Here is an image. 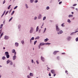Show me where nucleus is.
I'll list each match as a JSON object with an SVG mask.
<instances>
[{"label": "nucleus", "instance_id": "nucleus-7", "mask_svg": "<svg viewBox=\"0 0 78 78\" xmlns=\"http://www.w3.org/2000/svg\"><path fill=\"white\" fill-rule=\"evenodd\" d=\"M40 46H42V45H45V44L44 43H41L40 44Z\"/></svg>", "mask_w": 78, "mask_h": 78}, {"label": "nucleus", "instance_id": "nucleus-11", "mask_svg": "<svg viewBox=\"0 0 78 78\" xmlns=\"http://www.w3.org/2000/svg\"><path fill=\"white\" fill-rule=\"evenodd\" d=\"M5 55H9V53L8 52H5Z\"/></svg>", "mask_w": 78, "mask_h": 78}, {"label": "nucleus", "instance_id": "nucleus-10", "mask_svg": "<svg viewBox=\"0 0 78 78\" xmlns=\"http://www.w3.org/2000/svg\"><path fill=\"white\" fill-rule=\"evenodd\" d=\"M15 45L16 47H18V46H19V43H16Z\"/></svg>", "mask_w": 78, "mask_h": 78}, {"label": "nucleus", "instance_id": "nucleus-36", "mask_svg": "<svg viewBox=\"0 0 78 78\" xmlns=\"http://www.w3.org/2000/svg\"><path fill=\"white\" fill-rule=\"evenodd\" d=\"M8 11H7V12H6V13H5V16H6V15H7V14H8Z\"/></svg>", "mask_w": 78, "mask_h": 78}, {"label": "nucleus", "instance_id": "nucleus-59", "mask_svg": "<svg viewBox=\"0 0 78 78\" xmlns=\"http://www.w3.org/2000/svg\"><path fill=\"white\" fill-rule=\"evenodd\" d=\"M3 49L4 50H5V47H3Z\"/></svg>", "mask_w": 78, "mask_h": 78}, {"label": "nucleus", "instance_id": "nucleus-12", "mask_svg": "<svg viewBox=\"0 0 78 78\" xmlns=\"http://www.w3.org/2000/svg\"><path fill=\"white\" fill-rule=\"evenodd\" d=\"M11 61H10V60H8L7 61V64H8L9 63V62L10 63V62H11Z\"/></svg>", "mask_w": 78, "mask_h": 78}, {"label": "nucleus", "instance_id": "nucleus-42", "mask_svg": "<svg viewBox=\"0 0 78 78\" xmlns=\"http://www.w3.org/2000/svg\"><path fill=\"white\" fill-rule=\"evenodd\" d=\"M34 37H32L31 38V40H34Z\"/></svg>", "mask_w": 78, "mask_h": 78}, {"label": "nucleus", "instance_id": "nucleus-24", "mask_svg": "<svg viewBox=\"0 0 78 78\" xmlns=\"http://www.w3.org/2000/svg\"><path fill=\"white\" fill-rule=\"evenodd\" d=\"M11 5H10L9 6L8 8V9H10V7H11Z\"/></svg>", "mask_w": 78, "mask_h": 78}, {"label": "nucleus", "instance_id": "nucleus-15", "mask_svg": "<svg viewBox=\"0 0 78 78\" xmlns=\"http://www.w3.org/2000/svg\"><path fill=\"white\" fill-rule=\"evenodd\" d=\"M30 75L31 76H33V74L32 73H30Z\"/></svg>", "mask_w": 78, "mask_h": 78}, {"label": "nucleus", "instance_id": "nucleus-39", "mask_svg": "<svg viewBox=\"0 0 78 78\" xmlns=\"http://www.w3.org/2000/svg\"><path fill=\"white\" fill-rule=\"evenodd\" d=\"M77 5V4H74L73 5V6H76V5Z\"/></svg>", "mask_w": 78, "mask_h": 78}, {"label": "nucleus", "instance_id": "nucleus-1", "mask_svg": "<svg viewBox=\"0 0 78 78\" xmlns=\"http://www.w3.org/2000/svg\"><path fill=\"white\" fill-rule=\"evenodd\" d=\"M16 52H15L14 56H13L12 59L14 60H15L17 58V57L16 56Z\"/></svg>", "mask_w": 78, "mask_h": 78}, {"label": "nucleus", "instance_id": "nucleus-53", "mask_svg": "<svg viewBox=\"0 0 78 78\" xmlns=\"http://www.w3.org/2000/svg\"><path fill=\"white\" fill-rule=\"evenodd\" d=\"M6 12V11L5 10L4 12V13H3V14H5V12Z\"/></svg>", "mask_w": 78, "mask_h": 78}, {"label": "nucleus", "instance_id": "nucleus-45", "mask_svg": "<svg viewBox=\"0 0 78 78\" xmlns=\"http://www.w3.org/2000/svg\"><path fill=\"white\" fill-rule=\"evenodd\" d=\"M41 47V45H39V46H38V48H39V49H40V48Z\"/></svg>", "mask_w": 78, "mask_h": 78}, {"label": "nucleus", "instance_id": "nucleus-43", "mask_svg": "<svg viewBox=\"0 0 78 78\" xmlns=\"http://www.w3.org/2000/svg\"><path fill=\"white\" fill-rule=\"evenodd\" d=\"M62 3V1H61V2H59V5H61V3Z\"/></svg>", "mask_w": 78, "mask_h": 78}, {"label": "nucleus", "instance_id": "nucleus-50", "mask_svg": "<svg viewBox=\"0 0 78 78\" xmlns=\"http://www.w3.org/2000/svg\"><path fill=\"white\" fill-rule=\"evenodd\" d=\"M46 28H45L44 30V32H45V31L46 30Z\"/></svg>", "mask_w": 78, "mask_h": 78}, {"label": "nucleus", "instance_id": "nucleus-63", "mask_svg": "<svg viewBox=\"0 0 78 78\" xmlns=\"http://www.w3.org/2000/svg\"><path fill=\"white\" fill-rule=\"evenodd\" d=\"M2 30H0V31H1V32H2Z\"/></svg>", "mask_w": 78, "mask_h": 78}, {"label": "nucleus", "instance_id": "nucleus-25", "mask_svg": "<svg viewBox=\"0 0 78 78\" xmlns=\"http://www.w3.org/2000/svg\"><path fill=\"white\" fill-rule=\"evenodd\" d=\"M33 32V30H30V33H32Z\"/></svg>", "mask_w": 78, "mask_h": 78}, {"label": "nucleus", "instance_id": "nucleus-6", "mask_svg": "<svg viewBox=\"0 0 78 78\" xmlns=\"http://www.w3.org/2000/svg\"><path fill=\"white\" fill-rule=\"evenodd\" d=\"M51 73H53V74H55V70L53 69L51 70Z\"/></svg>", "mask_w": 78, "mask_h": 78}, {"label": "nucleus", "instance_id": "nucleus-8", "mask_svg": "<svg viewBox=\"0 0 78 78\" xmlns=\"http://www.w3.org/2000/svg\"><path fill=\"white\" fill-rule=\"evenodd\" d=\"M41 59L43 61H44V58L42 56L41 57Z\"/></svg>", "mask_w": 78, "mask_h": 78}, {"label": "nucleus", "instance_id": "nucleus-27", "mask_svg": "<svg viewBox=\"0 0 78 78\" xmlns=\"http://www.w3.org/2000/svg\"><path fill=\"white\" fill-rule=\"evenodd\" d=\"M46 19V17L45 16H44L43 18V20H45Z\"/></svg>", "mask_w": 78, "mask_h": 78}, {"label": "nucleus", "instance_id": "nucleus-18", "mask_svg": "<svg viewBox=\"0 0 78 78\" xmlns=\"http://www.w3.org/2000/svg\"><path fill=\"white\" fill-rule=\"evenodd\" d=\"M7 58H9V54L7 55H6Z\"/></svg>", "mask_w": 78, "mask_h": 78}, {"label": "nucleus", "instance_id": "nucleus-56", "mask_svg": "<svg viewBox=\"0 0 78 78\" xmlns=\"http://www.w3.org/2000/svg\"><path fill=\"white\" fill-rule=\"evenodd\" d=\"M65 53H62V55H64V54H65Z\"/></svg>", "mask_w": 78, "mask_h": 78}, {"label": "nucleus", "instance_id": "nucleus-31", "mask_svg": "<svg viewBox=\"0 0 78 78\" xmlns=\"http://www.w3.org/2000/svg\"><path fill=\"white\" fill-rule=\"evenodd\" d=\"M39 39V37H37L35 39Z\"/></svg>", "mask_w": 78, "mask_h": 78}, {"label": "nucleus", "instance_id": "nucleus-40", "mask_svg": "<svg viewBox=\"0 0 78 78\" xmlns=\"http://www.w3.org/2000/svg\"><path fill=\"white\" fill-rule=\"evenodd\" d=\"M21 43H22V44H23V43H24V41H21Z\"/></svg>", "mask_w": 78, "mask_h": 78}, {"label": "nucleus", "instance_id": "nucleus-64", "mask_svg": "<svg viewBox=\"0 0 78 78\" xmlns=\"http://www.w3.org/2000/svg\"><path fill=\"white\" fill-rule=\"evenodd\" d=\"M61 0H58V2H60V1Z\"/></svg>", "mask_w": 78, "mask_h": 78}, {"label": "nucleus", "instance_id": "nucleus-2", "mask_svg": "<svg viewBox=\"0 0 78 78\" xmlns=\"http://www.w3.org/2000/svg\"><path fill=\"white\" fill-rule=\"evenodd\" d=\"M56 30L57 31H60V29L59 28L57 25H56Z\"/></svg>", "mask_w": 78, "mask_h": 78}, {"label": "nucleus", "instance_id": "nucleus-60", "mask_svg": "<svg viewBox=\"0 0 78 78\" xmlns=\"http://www.w3.org/2000/svg\"><path fill=\"white\" fill-rule=\"evenodd\" d=\"M67 72H68L67 71H66V73H67Z\"/></svg>", "mask_w": 78, "mask_h": 78}, {"label": "nucleus", "instance_id": "nucleus-3", "mask_svg": "<svg viewBox=\"0 0 78 78\" xmlns=\"http://www.w3.org/2000/svg\"><path fill=\"white\" fill-rule=\"evenodd\" d=\"M9 39V37L5 35L4 37V39L5 40H7V39Z\"/></svg>", "mask_w": 78, "mask_h": 78}, {"label": "nucleus", "instance_id": "nucleus-32", "mask_svg": "<svg viewBox=\"0 0 78 78\" xmlns=\"http://www.w3.org/2000/svg\"><path fill=\"white\" fill-rule=\"evenodd\" d=\"M14 11H12V13L11 15H13V14H14Z\"/></svg>", "mask_w": 78, "mask_h": 78}, {"label": "nucleus", "instance_id": "nucleus-49", "mask_svg": "<svg viewBox=\"0 0 78 78\" xmlns=\"http://www.w3.org/2000/svg\"><path fill=\"white\" fill-rule=\"evenodd\" d=\"M38 1L37 0H36L34 1L35 3H37V2Z\"/></svg>", "mask_w": 78, "mask_h": 78}, {"label": "nucleus", "instance_id": "nucleus-20", "mask_svg": "<svg viewBox=\"0 0 78 78\" xmlns=\"http://www.w3.org/2000/svg\"><path fill=\"white\" fill-rule=\"evenodd\" d=\"M41 15L40 14L39 16H38V19H40L41 18Z\"/></svg>", "mask_w": 78, "mask_h": 78}, {"label": "nucleus", "instance_id": "nucleus-21", "mask_svg": "<svg viewBox=\"0 0 78 78\" xmlns=\"http://www.w3.org/2000/svg\"><path fill=\"white\" fill-rule=\"evenodd\" d=\"M47 41H48V39L47 38L44 39V42H47Z\"/></svg>", "mask_w": 78, "mask_h": 78}, {"label": "nucleus", "instance_id": "nucleus-37", "mask_svg": "<svg viewBox=\"0 0 78 78\" xmlns=\"http://www.w3.org/2000/svg\"><path fill=\"white\" fill-rule=\"evenodd\" d=\"M76 41H78V37H77L76 39Z\"/></svg>", "mask_w": 78, "mask_h": 78}, {"label": "nucleus", "instance_id": "nucleus-44", "mask_svg": "<svg viewBox=\"0 0 78 78\" xmlns=\"http://www.w3.org/2000/svg\"><path fill=\"white\" fill-rule=\"evenodd\" d=\"M49 76H51V73H49Z\"/></svg>", "mask_w": 78, "mask_h": 78}, {"label": "nucleus", "instance_id": "nucleus-14", "mask_svg": "<svg viewBox=\"0 0 78 78\" xmlns=\"http://www.w3.org/2000/svg\"><path fill=\"white\" fill-rule=\"evenodd\" d=\"M69 17H73V15H69L68 16Z\"/></svg>", "mask_w": 78, "mask_h": 78}, {"label": "nucleus", "instance_id": "nucleus-61", "mask_svg": "<svg viewBox=\"0 0 78 78\" xmlns=\"http://www.w3.org/2000/svg\"><path fill=\"white\" fill-rule=\"evenodd\" d=\"M72 14H73V12H72Z\"/></svg>", "mask_w": 78, "mask_h": 78}, {"label": "nucleus", "instance_id": "nucleus-54", "mask_svg": "<svg viewBox=\"0 0 78 78\" xmlns=\"http://www.w3.org/2000/svg\"><path fill=\"white\" fill-rule=\"evenodd\" d=\"M43 25H44V23H43V25H42V26H41V28H42V27H43Z\"/></svg>", "mask_w": 78, "mask_h": 78}, {"label": "nucleus", "instance_id": "nucleus-41", "mask_svg": "<svg viewBox=\"0 0 78 78\" xmlns=\"http://www.w3.org/2000/svg\"><path fill=\"white\" fill-rule=\"evenodd\" d=\"M61 26H62V27H64V23H63L62 24Z\"/></svg>", "mask_w": 78, "mask_h": 78}, {"label": "nucleus", "instance_id": "nucleus-28", "mask_svg": "<svg viewBox=\"0 0 78 78\" xmlns=\"http://www.w3.org/2000/svg\"><path fill=\"white\" fill-rule=\"evenodd\" d=\"M50 9V8L48 6H47L46 7V9H47V10H48V9Z\"/></svg>", "mask_w": 78, "mask_h": 78}, {"label": "nucleus", "instance_id": "nucleus-26", "mask_svg": "<svg viewBox=\"0 0 78 78\" xmlns=\"http://www.w3.org/2000/svg\"><path fill=\"white\" fill-rule=\"evenodd\" d=\"M30 3H33L34 2V0H30Z\"/></svg>", "mask_w": 78, "mask_h": 78}, {"label": "nucleus", "instance_id": "nucleus-29", "mask_svg": "<svg viewBox=\"0 0 78 78\" xmlns=\"http://www.w3.org/2000/svg\"><path fill=\"white\" fill-rule=\"evenodd\" d=\"M12 17L11 18H10L9 20V22H10V21H11V20H12Z\"/></svg>", "mask_w": 78, "mask_h": 78}, {"label": "nucleus", "instance_id": "nucleus-4", "mask_svg": "<svg viewBox=\"0 0 78 78\" xmlns=\"http://www.w3.org/2000/svg\"><path fill=\"white\" fill-rule=\"evenodd\" d=\"M63 33V31L62 30H61L59 31V32H58L57 34H62Z\"/></svg>", "mask_w": 78, "mask_h": 78}, {"label": "nucleus", "instance_id": "nucleus-30", "mask_svg": "<svg viewBox=\"0 0 78 78\" xmlns=\"http://www.w3.org/2000/svg\"><path fill=\"white\" fill-rule=\"evenodd\" d=\"M37 43V41H36L34 42V45H35Z\"/></svg>", "mask_w": 78, "mask_h": 78}, {"label": "nucleus", "instance_id": "nucleus-38", "mask_svg": "<svg viewBox=\"0 0 78 78\" xmlns=\"http://www.w3.org/2000/svg\"><path fill=\"white\" fill-rule=\"evenodd\" d=\"M17 6H16L15 7V8L14 9H17Z\"/></svg>", "mask_w": 78, "mask_h": 78}, {"label": "nucleus", "instance_id": "nucleus-58", "mask_svg": "<svg viewBox=\"0 0 78 78\" xmlns=\"http://www.w3.org/2000/svg\"><path fill=\"white\" fill-rule=\"evenodd\" d=\"M30 42H31L32 41H31V40L30 39Z\"/></svg>", "mask_w": 78, "mask_h": 78}, {"label": "nucleus", "instance_id": "nucleus-51", "mask_svg": "<svg viewBox=\"0 0 78 78\" xmlns=\"http://www.w3.org/2000/svg\"><path fill=\"white\" fill-rule=\"evenodd\" d=\"M31 62H32V63H33V62H34L33 60L32 59Z\"/></svg>", "mask_w": 78, "mask_h": 78}, {"label": "nucleus", "instance_id": "nucleus-5", "mask_svg": "<svg viewBox=\"0 0 78 78\" xmlns=\"http://www.w3.org/2000/svg\"><path fill=\"white\" fill-rule=\"evenodd\" d=\"M59 51H55L53 52V54L54 55H56V53L59 52Z\"/></svg>", "mask_w": 78, "mask_h": 78}, {"label": "nucleus", "instance_id": "nucleus-13", "mask_svg": "<svg viewBox=\"0 0 78 78\" xmlns=\"http://www.w3.org/2000/svg\"><path fill=\"white\" fill-rule=\"evenodd\" d=\"M3 24H2L1 25H0L1 27H0V29L2 28V27H3Z\"/></svg>", "mask_w": 78, "mask_h": 78}, {"label": "nucleus", "instance_id": "nucleus-17", "mask_svg": "<svg viewBox=\"0 0 78 78\" xmlns=\"http://www.w3.org/2000/svg\"><path fill=\"white\" fill-rule=\"evenodd\" d=\"M6 59V57L5 56H3L2 57V59L3 60H5Z\"/></svg>", "mask_w": 78, "mask_h": 78}, {"label": "nucleus", "instance_id": "nucleus-48", "mask_svg": "<svg viewBox=\"0 0 78 78\" xmlns=\"http://www.w3.org/2000/svg\"><path fill=\"white\" fill-rule=\"evenodd\" d=\"M27 77L28 78H31L30 77V76H27Z\"/></svg>", "mask_w": 78, "mask_h": 78}, {"label": "nucleus", "instance_id": "nucleus-9", "mask_svg": "<svg viewBox=\"0 0 78 78\" xmlns=\"http://www.w3.org/2000/svg\"><path fill=\"white\" fill-rule=\"evenodd\" d=\"M12 53H14V54L15 53H16L15 49L12 50Z\"/></svg>", "mask_w": 78, "mask_h": 78}, {"label": "nucleus", "instance_id": "nucleus-34", "mask_svg": "<svg viewBox=\"0 0 78 78\" xmlns=\"http://www.w3.org/2000/svg\"><path fill=\"white\" fill-rule=\"evenodd\" d=\"M50 44V43H46L45 44V45H49Z\"/></svg>", "mask_w": 78, "mask_h": 78}, {"label": "nucleus", "instance_id": "nucleus-35", "mask_svg": "<svg viewBox=\"0 0 78 78\" xmlns=\"http://www.w3.org/2000/svg\"><path fill=\"white\" fill-rule=\"evenodd\" d=\"M30 28V30H32V31H33V27H31Z\"/></svg>", "mask_w": 78, "mask_h": 78}, {"label": "nucleus", "instance_id": "nucleus-55", "mask_svg": "<svg viewBox=\"0 0 78 78\" xmlns=\"http://www.w3.org/2000/svg\"><path fill=\"white\" fill-rule=\"evenodd\" d=\"M36 62L37 63V64H39V62H38V61H36Z\"/></svg>", "mask_w": 78, "mask_h": 78}, {"label": "nucleus", "instance_id": "nucleus-22", "mask_svg": "<svg viewBox=\"0 0 78 78\" xmlns=\"http://www.w3.org/2000/svg\"><path fill=\"white\" fill-rule=\"evenodd\" d=\"M11 62H10V65H11V66H12V65L13 64L12 62V61H11Z\"/></svg>", "mask_w": 78, "mask_h": 78}, {"label": "nucleus", "instance_id": "nucleus-62", "mask_svg": "<svg viewBox=\"0 0 78 78\" xmlns=\"http://www.w3.org/2000/svg\"><path fill=\"white\" fill-rule=\"evenodd\" d=\"M57 58H58V59H59V57H58Z\"/></svg>", "mask_w": 78, "mask_h": 78}, {"label": "nucleus", "instance_id": "nucleus-23", "mask_svg": "<svg viewBox=\"0 0 78 78\" xmlns=\"http://www.w3.org/2000/svg\"><path fill=\"white\" fill-rule=\"evenodd\" d=\"M3 34L2 33L1 35V36L0 37V39H1V38H2V36H3Z\"/></svg>", "mask_w": 78, "mask_h": 78}, {"label": "nucleus", "instance_id": "nucleus-46", "mask_svg": "<svg viewBox=\"0 0 78 78\" xmlns=\"http://www.w3.org/2000/svg\"><path fill=\"white\" fill-rule=\"evenodd\" d=\"M5 0H4V1L3 2V4H4L5 3Z\"/></svg>", "mask_w": 78, "mask_h": 78}, {"label": "nucleus", "instance_id": "nucleus-19", "mask_svg": "<svg viewBox=\"0 0 78 78\" xmlns=\"http://www.w3.org/2000/svg\"><path fill=\"white\" fill-rule=\"evenodd\" d=\"M67 22H69V23H71V21L69 19H68L67 20Z\"/></svg>", "mask_w": 78, "mask_h": 78}, {"label": "nucleus", "instance_id": "nucleus-57", "mask_svg": "<svg viewBox=\"0 0 78 78\" xmlns=\"http://www.w3.org/2000/svg\"><path fill=\"white\" fill-rule=\"evenodd\" d=\"M56 76V74H54V76Z\"/></svg>", "mask_w": 78, "mask_h": 78}, {"label": "nucleus", "instance_id": "nucleus-52", "mask_svg": "<svg viewBox=\"0 0 78 78\" xmlns=\"http://www.w3.org/2000/svg\"><path fill=\"white\" fill-rule=\"evenodd\" d=\"M3 15H4V13H3V14L2 15V16H1V17H2L3 16Z\"/></svg>", "mask_w": 78, "mask_h": 78}, {"label": "nucleus", "instance_id": "nucleus-33", "mask_svg": "<svg viewBox=\"0 0 78 78\" xmlns=\"http://www.w3.org/2000/svg\"><path fill=\"white\" fill-rule=\"evenodd\" d=\"M25 6H26L27 8H28V5H27V4H26L25 5Z\"/></svg>", "mask_w": 78, "mask_h": 78}, {"label": "nucleus", "instance_id": "nucleus-16", "mask_svg": "<svg viewBox=\"0 0 78 78\" xmlns=\"http://www.w3.org/2000/svg\"><path fill=\"white\" fill-rule=\"evenodd\" d=\"M38 30H39V26H37V29H36L37 32L38 31Z\"/></svg>", "mask_w": 78, "mask_h": 78}, {"label": "nucleus", "instance_id": "nucleus-47", "mask_svg": "<svg viewBox=\"0 0 78 78\" xmlns=\"http://www.w3.org/2000/svg\"><path fill=\"white\" fill-rule=\"evenodd\" d=\"M34 20H36L37 19V17H35V18H34Z\"/></svg>", "mask_w": 78, "mask_h": 78}]
</instances>
